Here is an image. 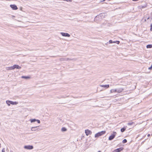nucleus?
I'll use <instances>...</instances> for the list:
<instances>
[{
	"label": "nucleus",
	"instance_id": "f257e3e1",
	"mask_svg": "<svg viewBox=\"0 0 152 152\" xmlns=\"http://www.w3.org/2000/svg\"><path fill=\"white\" fill-rule=\"evenodd\" d=\"M10 70L14 69L15 68L18 69H20L21 68V67L18 65L15 64L13 66L9 67Z\"/></svg>",
	"mask_w": 152,
	"mask_h": 152
},
{
	"label": "nucleus",
	"instance_id": "f03ea898",
	"mask_svg": "<svg viewBox=\"0 0 152 152\" xmlns=\"http://www.w3.org/2000/svg\"><path fill=\"white\" fill-rule=\"evenodd\" d=\"M104 134V131H102L96 134L95 135V137L97 138Z\"/></svg>",
	"mask_w": 152,
	"mask_h": 152
},
{
	"label": "nucleus",
	"instance_id": "7ed1b4c3",
	"mask_svg": "<svg viewBox=\"0 0 152 152\" xmlns=\"http://www.w3.org/2000/svg\"><path fill=\"white\" fill-rule=\"evenodd\" d=\"M117 133L116 132H113V134L110 135L109 137V140H112L115 137Z\"/></svg>",
	"mask_w": 152,
	"mask_h": 152
},
{
	"label": "nucleus",
	"instance_id": "20e7f679",
	"mask_svg": "<svg viewBox=\"0 0 152 152\" xmlns=\"http://www.w3.org/2000/svg\"><path fill=\"white\" fill-rule=\"evenodd\" d=\"M24 148L26 149L31 150L33 148V146L31 145H25L24 146Z\"/></svg>",
	"mask_w": 152,
	"mask_h": 152
},
{
	"label": "nucleus",
	"instance_id": "39448f33",
	"mask_svg": "<svg viewBox=\"0 0 152 152\" xmlns=\"http://www.w3.org/2000/svg\"><path fill=\"white\" fill-rule=\"evenodd\" d=\"M60 34L63 36L68 37H69L70 36V35L68 33L61 32Z\"/></svg>",
	"mask_w": 152,
	"mask_h": 152
},
{
	"label": "nucleus",
	"instance_id": "423d86ee",
	"mask_svg": "<svg viewBox=\"0 0 152 152\" xmlns=\"http://www.w3.org/2000/svg\"><path fill=\"white\" fill-rule=\"evenodd\" d=\"M85 133L87 136H88L89 134H91L92 132L91 131L87 129L85 130Z\"/></svg>",
	"mask_w": 152,
	"mask_h": 152
},
{
	"label": "nucleus",
	"instance_id": "0eeeda50",
	"mask_svg": "<svg viewBox=\"0 0 152 152\" xmlns=\"http://www.w3.org/2000/svg\"><path fill=\"white\" fill-rule=\"evenodd\" d=\"M10 6L13 10H17L18 9L17 6L15 4H11Z\"/></svg>",
	"mask_w": 152,
	"mask_h": 152
},
{
	"label": "nucleus",
	"instance_id": "6e6552de",
	"mask_svg": "<svg viewBox=\"0 0 152 152\" xmlns=\"http://www.w3.org/2000/svg\"><path fill=\"white\" fill-rule=\"evenodd\" d=\"M39 126L33 127L31 128V129L32 131H36L38 130Z\"/></svg>",
	"mask_w": 152,
	"mask_h": 152
},
{
	"label": "nucleus",
	"instance_id": "1a4fd4ad",
	"mask_svg": "<svg viewBox=\"0 0 152 152\" xmlns=\"http://www.w3.org/2000/svg\"><path fill=\"white\" fill-rule=\"evenodd\" d=\"M123 149V148H119L114 150L113 152H120Z\"/></svg>",
	"mask_w": 152,
	"mask_h": 152
},
{
	"label": "nucleus",
	"instance_id": "9d476101",
	"mask_svg": "<svg viewBox=\"0 0 152 152\" xmlns=\"http://www.w3.org/2000/svg\"><path fill=\"white\" fill-rule=\"evenodd\" d=\"M109 43H117L118 44H119V43H120V42L119 41H113L112 40H110L109 41Z\"/></svg>",
	"mask_w": 152,
	"mask_h": 152
},
{
	"label": "nucleus",
	"instance_id": "9b49d317",
	"mask_svg": "<svg viewBox=\"0 0 152 152\" xmlns=\"http://www.w3.org/2000/svg\"><path fill=\"white\" fill-rule=\"evenodd\" d=\"M117 92L120 93L124 89L122 88H120L116 89Z\"/></svg>",
	"mask_w": 152,
	"mask_h": 152
},
{
	"label": "nucleus",
	"instance_id": "f8f14e48",
	"mask_svg": "<svg viewBox=\"0 0 152 152\" xmlns=\"http://www.w3.org/2000/svg\"><path fill=\"white\" fill-rule=\"evenodd\" d=\"M31 77L28 76H22L21 77V78L25 79H30Z\"/></svg>",
	"mask_w": 152,
	"mask_h": 152
},
{
	"label": "nucleus",
	"instance_id": "ddd939ff",
	"mask_svg": "<svg viewBox=\"0 0 152 152\" xmlns=\"http://www.w3.org/2000/svg\"><path fill=\"white\" fill-rule=\"evenodd\" d=\"M99 17H101L103 18H104V13H102L100 14L99 15H98Z\"/></svg>",
	"mask_w": 152,
	"mask_h": 152
},
{
	"label": "nucleus",
	"instance_id": "4468645a",
	"mask_svg": "<svg viewBox=\"0 0 152 152\" xmlns=\"http://www.w3.org/2000/svg\"><path fill=\"white\" fill-rule=\"evenodd\" d=\"M6 103L8 106H10L11 104V101L7 100L6 101Z\"/></svg>",
	"mask_w": 152,
	"mask_h": 152
},
{
	"label": "nucleus",
	"instance_id": "2eb2a0df",
	"mask_svg": "<svg viewBox=\"0 0 152 152\" xmlns=\"http://www.w3.org/2000/svg\"><path fill=\"white\" fill-rule=\"evenodd\" d=\"M18 103L16 102H13L11 101V104L12 105H16Z\"/></svg>",
	"mask_w": 152,
	"mask_h": 152
},
{
	"label": "nucleus",
	"instance_id": "dca6fc26",
	"mask_svg": "<svg viewBox=\"0 0 152 152\" xmlns=\"http://www.w3.org/2000/svg\"><path fill=\"white\" fill-rule=\"evenodd\" d=\"M147 7V5L146 4L144 5V6H140V8L141 9L143 8H144L146 7Z\"/></svg>",
	"mask_w": 152,
	"mask_h": 152
},
{
	"label": "nucleus",
	"instance_id": "f3484780",
	"mask_svg": "<svg viewBox=\"0 0 152 152\" xmlns=\"http://www.w3.org/2000/svg\"><path fill=\"white\" fill-rule=\"evenodd\" d=\"M61 131L62 132H66L67 131V129L64 127H62L61 129Z\"/></svg>",
	"mask_w": 152,
	"mask_h": 152
},
{
	"label": "nucleus",
	"instance_id": "a211bd4d",
	"mask_svg": "<svg viewBox=\"0 0 152 152\" xmlns=\"http://www.w3.org/2000/svg\"><path fill=\"white\" fill-rule=\"evenodd\" d=\"M99 17L98 15L96 16L94 18V21L99 20Z\"/></svg>",
	"mask_w": 152,
	"mask_h": 152
},
{
	"label": "nucleus",
	"instance_id": "6ab92c4d",
	"mask_svg": "<svg viewBox=\"0 0 152 152\" xmlns=\"http://www.w3.org/2000/svg\"><path fill=\"white\" fill-rule=\"evenodd\" d=\"M110 92L111 93H112L113 92H117L116 89H111L110 91Z\"/></svg>",
	"mask_w": 152,
	"mask_h": 152
},
{
	"label": "nucleus",
	"instance_id": "aec40b11",
	"mask_svg": "<svg viewBox=\"0 0 152 152\" xmlns=\"http://www.w3.org/2000/svg\"><path fill=\"white\" fill-rule=\"evenodd\" d=\"M37 121V119H31L30 120V121L31 122V123H33L35 122L36 121Z\"/></svg>",
	"mask_w": 152,
	"mask_h": 152
},
{
	"label": "nucleus",
	"instance_id": "412c9836",
	"mask_svg": "<svg viewBox=\"0 0 152 152\" xmlns=\"http://www.w3.org/2000/svg\"><path fill=\"white\" fill-rule=\"evenodd\" d=\"M126 129V128L123 127L121 129V132H123Z\"/></svg>",
	"mask_w": 152,
	"mask_h": 152
},
{
	"label": "nucleus",
	"instance_id": "4be33fe9",
	"mask_svg": "<svg viewBox=\"0 0 152 152\" xmlns=\"http://www.w3.org/2000/svg\"><path fill=\"white\" fill-rule=\"evenodd\" d=\"M147 48H152V45H148L146 46Z\"/></svg>",
	"mask_w": 152,
	"mask_h": 152
},
{
	"label": "nucleus",
	"instance_id": "5701e85b",
	"mask_svg": "<svg viewBox=\"0 0 152 152\" xmlns=\"http://www.w3.org/2000/svg\"><path fill=\"white\" fill-rule=\"evenodd\" d=\"M134 124V122L129 123L127 124V125L129 126L132 125Z\"/></svg>",
	"mask_w": 152,
	"mask_h": 152
},
{
	"label": "nucleus",
	"instance_id": "b1692460",
	"mask_svg": "<svg viewBox=\"0 0 152 152\" xmlns=\"http://www.w3.org/2000/svg\"><path fill=\"white\" fill-rule=\"evenodd\" d=\"M77 60V59L76 58H69V60H72L73 61H76Z\"/></svg>",
	"mask_w": 152,
	"mask_h": 152
},
{
	"label": "nucleus",
	"instance_id": "393cba45",
	"mask_svg": "<svg viewBox=\"0 0 152 152\" xmlns=\"http://www.w3.org/2000/svg\"><path fill=\"white\" fill-rule=\"evenodd\" d=\"M61 59V61H67L69 60V58Z\"/></svg>",
	"mask_w": 152,
	"mask_h": 152
},
{
	"label": "nucleus",
	"instance_id": "a878e982",
	"mask_svg": "<svg viewBox=\"0 0 152 152\" xmlns=\"http://www.w3.org/2000/svg\"><path fill=\"white\" fill-rule=\"evenodd\" d=\"M127 142V141L126 140V139H124L123 141H122V142L123 143H126V142Z\"/></svg>",
	"mask_w": 152,
	"mask_h": 152
},
{
	"label": "nucleus",
	"instance_id": "bb28decb",
	"mask_svg": "<svg viewBox=\"0 0 152 152\" xmlns=\"http://www.w3.org/2000/svg\"><path fill=\"white\" fill-rule=\"evenodd\" d=\"M109 87V85H105V88H108Z\"/></svg>",
	"mask_w": 152,
	"mask_h": 152
},
{
	"label": "nucleus",
	"instance_id": "cd10ccee",
	"mask_svg": "<svg viewBox=\"0 0 152 152\" xmlns=\"http://www.w3.org/2000/svg\"><path fill=\"white\" fill-rule=\"evenodd\" d=\"M103 19V18H102V17H99V21Z\"/></svg>",
	"mask_w": 152,
	"mask_h": 152
},
{
	"label": "nucleus",
	"instance_id": "c85d7f7f",
	"mask_svg": "<svg viewBox=\"0 0 152 152\" xmlns=\"http://www.w3.org/2000/svg\"><path fill=\"white\" fill-rule=\"evenodd\" d=\"M36 121H37V123L39 124L40 123V120H39L37 119Z\"/></svg>",
	"mask_w": 152,
	"mask_h": 152
},
{
	"label": "nucleus",
	"instance_id": "c756f323",
	"mask_svg": "<svg viewBox=\"0 0 152 152\" xmlns=\"http://www.w3.org/2000/svg\"><path fill=\"white\" fill-rule=\"evenodd\" d=\"M150 31H152V24H151V25Z\"/></svg>",
	"mask_w": 152,
	"mask_h": 152
},
{
	"label": "nucleus",
	"instance_id": "7c9ffc66",
	"mask_svg": "<svg viewBox=\"0 0 152 152\" xmlns=\"http://www.w3.org/2000/svg\"><path fill=\"white\" fill-rule=\"evenodd\" d=\"M149 19L150 20L149 21H151V19H152V18H150L149 17H148L147 18V20H149Z\"/></svg>",
	"mask_w": 152,
	"mask_h": 152
},
{
	"label": "nucleus",
	"instance_id": "2f4dec72",
	"mask_svg": "<svg viewBox=\"0 0 152 152\" xmlns=\"http://www.w3.org/2000/svg\"><path fill=\"white\" fill-rule=\"evenodd\" d=\"M2 152H5V148H3V149L2 150Z\"/></svg>",
	"mask_w": 152,
	"mask_h": 152
},
{
	"label": "nucleus",
	"instance_id": "473e14b6",
	"mask_svg": "<svg viewBox=\"0 0 152 152\" xmlns=\"http://www.w3.org/2000/svg\"><path fill=\"white\" fill-rule=\"evenodd\" d=\"M152 69V65H151V67H149V68H148V69Z\"/></svg>",
	"mask_w": 152,
	"mask_h": 152
},
{
	"label": "nucleus",
	"instance_id": "72a5a7b5",
	"mask_svg": "<svg viewBox=\"0 0 152 152\" xmlns=\"http://www.w3.org/2000/svg\"><path fill=\"white\" fill-rule=\"evenodd\" d=\"M100 87H104V85H100Z\"/></svg>",
	"mask_w": 152,
	"mask_h": 152
},
{
	"label": "nucleus",
	"instance_id": "f704fd0d",
	"mask_svg": "<svg viewBox=\"0 0 152 152\" xmlns=\"http://www.w3.org/2000/svg\"><path fill=\"white\" fill-rule=\"evenodd\" d=\"M72 1V0H66L65 1H69L70 2H71Z\"/></svg>",
	"mask_w": 152,
	"mask_h": 152
},
{
	"label": "nucleus",
	"instance_id": "c9c22d12",
	"mask_svg": "<svg viewBox=\"0 0 152 152\" xmlns=\"http://www.w3.org/2000/svg\"><path fill=\"white\" fill-rule=\"evenodd\" d=\"M150 134H148L147 135L148 137H149L150 136Z\"/></svg>",
	"mask_w": 152,
	"mask_h": 152
},
{
	"label": "nucleus",
	"instance_id": "e433bc0d",
	"mask_svg": "<svg viewBox=\"0 0 152 152\" xmlns=\"http://www.w3.org/2000/svg\"><path fill=\"white\" fill-rule=\"evenodd\" d=\"M99 87H98L97 88V90H98V91H99Z\"/></svg>",
	"mask_w": 152,
	"mask_h": 152
},
{
	"label": "nucleus",
	"instance_id": "4c0bfd02",
	"mask_svg": "<svg viewBox=\"0 0 152 152\" xmlns=\"http://www.w3.org/2000/svg\"><path fill=\"white\" fill-rule=\"evenodd\" d=\"M132 0L133 1H138V0Z\"/></svg>",
	"mask_w": 152,
	"mask_h": 152
},
{
	"label": "nucleus",
	"instance_id": "58836bf2",
	"mask_svg": "<svg viewBox=\"0 0 152 152\" xmlns=\"http://www.w3.org/2000/svg\"><path fill=\"white\" fill-rule=\"evenodd\" d=\"M146 21V19H145V21Z\"/></svg>",
	"mask_w": 152,
	"mask_h": 152
},
{
	"label": "nucleus",
	"instance_id": "ea45409f",
	"mask_svg": "<svg viewBox=\"0 0 152 152\" xmlns=\"http://www.w3.org/2000/svg\"><path fill=\"white\" fill-rule=\"evenodd\" d=\"M98 152H101L100 151H98Z\"/></svg>",
	"mask_w": 152,
	"mask_h": 152
},
{
	"label": "nucleus",
	"instance_id": "a19ab883",
	"mask_svg": "<svg viewBox=\"0 0 152 152\" xmlns=\"http://www.w3.org/2000/svg\"><path fill=\"white\" fill-rule=\"evenodd\" d=\"M103 1H104V0H103Z\"/></svg>",
	"mask_w": 152,
	"mask_h": 152
},
{
	"label": "nucleus",
	"instance_id": "79ce46f5",
	"mask_svg": "<svg viewBox=\"0 0 152 152\" xmlns=\"http://www.w3.org/2000/svg\"><path fill=\"white\" fill-rule=\"evenodd\" d=\"M10 152H11V151Z\"/></svg>",
	"mask_w": 152,
	"mask_h": 152
}]
</instances>
